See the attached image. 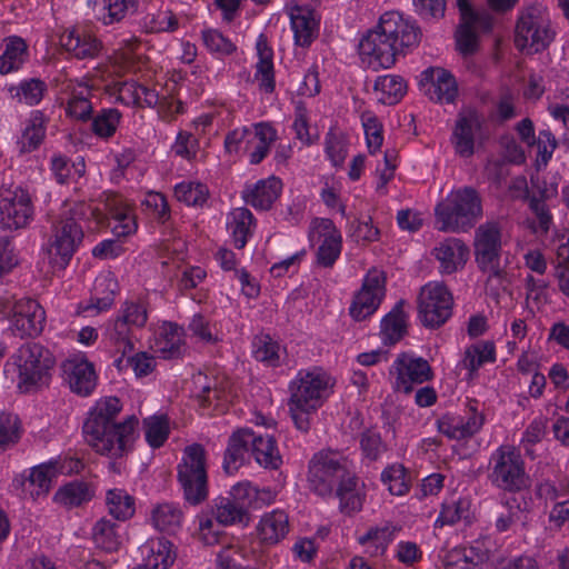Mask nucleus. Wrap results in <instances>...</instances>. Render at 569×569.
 <instances>
[{
  "label": "nucleus",
  "mask_w": 569,
  "mask_h": 569,
  "mask_svg": "<svg viewBox=\"0 0 569 569\" xmlns=\"http://www.w3.org/2000/svg\"><path fill=\"white\" fill-rule=\"evenodd\" d=\"M257 51L259 60L257 62L256 80L259 82V88L267 93L274 90V71H273V52L268 46L267 38L261 34L257 41Z\"/></svg>",
  "instance_id": "e433bc0d"
},
{
  "label": "nucleus",
  "mask_w": 569,
  "mask_h": 569,
  "mask_svg": "<svg viewBox=\"0 0 569 569\" xmlns=\"http://www.w3.org/2000/svg\"><path fill=\"white\" fill-rule=\"evenodd\" d=\"M22 435V426L18 416L7 412L0 413V452L16 446Z\"/></svg>",
  "instance_id": "4d7b16f0"
},
{
  "label": "nucleus",
  "mask_w": 569,
  "mask_h": 569,
  "mask_svg": "<svg viewBox=\"0 0 569 569\" xmlns=\"http://www.w3.org/2000/svg\"><path fill=\"white\" fill-rule=\"evenodd\" d=\"M253 355L258 361L266 362L269 366L279 363V345L268 335L256 337L253 341Z\"/></svg>",
  "instance_id": "0e129e2a"
},
{
  "label": "nucleus",
  "mask_w": 569,
  "mask_h": 569,
  "mask_svg": "<svg viewBox=\"0 0 569 569\" xmlns=\"http://www.w3.org/2000/svg\"><path fill=\"white\" fill-rule=\"evenodd\" d=\"M210 510L216 522L221 526H232L248 520V510L242 509L228 496L216 498Z\"/></svg>",
  "instance_id": "79ce46f5"
},
{
  "label": "nucleus",
  "mask_w": 569,
  "mask_h": 569,
  "mask_svg": "<svg viewBox=\"0 0 569 569\" xmlns=\"http://www.w3.org/2000/svg\"><path fill=\"white\" fill-rule=\"evenodd\" d=\"M106 506L109 515L120 521L132 518L136 512L134 498L126 490L119 488L107 491Z\"/></svg>",
  "instance_id": "c03bdc74"
},
{
  "label": "nucleus",
  "mask_w": 569,
  "mask_h": 569,
  "mask_svg": "<svg viewBox=\"0 0 569 569\" xmlns=\"http://www.w3.org/2000/svg\"><path fill=\"white\" fill-rule=\"evenodd\" d=\"M295 42L300 47H308L318 33V21L312 10L307 7L295 6L289 12Z\"/></svg>",
  "instance_id": "2f4dec72"
},
{
  "label": "nucleus",
  "mask_w": 569,
  "mask_h": 569,
  "mask_svg": "<svg viewBox=\"0 0 569 569\" xmlns=\"http://www.w3.org/2000/svg\"><path fill=\"white\" fill-rule=\"evenodd\" d=\"M62 379L70 390L81 397L90 396L97 387L94 366L83 356H73L61 365Z\"/></svg>",
  "instance_id": "a211bd4d"
},
{
  "label": "nucleus",
  "mask_w": 569,
  "mask_h": 569,
  "mask_svg": "<svg viewBox=\"0 0 569 569\" xmlns=\"http://www.w3.org/2000/svg\"><path fill=\"white\" fill-rule=\"evenodd\" d=\"M92 218L102 221V213L98 208L77 202L71 206L60 219L52 224L51 237L46 249L49 263L59 270L64 269L83 239L80 221Z\"/></svg>",
  "instance_id": "7ed1b4c3"
},
{
  "label": "nucleus",
  "mask_w": 569,
  "mask_h": 569,
  "mask_svg": "<svg viewBox=\"0 0 569 569\" xmlns=\"http://www.w3.org/2000/svg\"><path fill=\"white\" fill-rule=\"evenodd\" d=\"M4 51L0 56V73L8 74L21 68L28 57L26 41L17 36L4 39Z\"/></svg>",
  "instance_id": "a19ab883"
},
{
  "label": "nucleus",
  "mask_w": 569,
  "mask_h": 569,
  "mask_svg": "<svg viewBox=\"0 0 569 569\" xmlns=\"http://www.w3.org/2000/svg\"><path fill=\"white\" fill-rule=\"evenodd\" d=\"M281 189V180L272 176L259 180L252 186H247L242 192V198L247 204L254 209L269 210L279 198Z\"/></svg>",
  "instance_id": "a878e982"
},
{
  "label": "nucleus",
  "mask_w": 569,
  "mask_h": 569,
  "mask_svg": "<svg viewBox=\"0 0 569 569\" xmlns=\"http://www.w3.org/2000/svg\"><path fill=\"white\" fill-rule=\"evenodd\" d=\"M91 495L87 483L73 481L58 490L56 499L66 506H79L84 501L90 500Z\"/></svg>",
  "instance_id": "680f3d73"
},
{
  "label": "nucleus",
  "mask_w": 569,
  "mask_h": 569,
  "mask_svg": "<svg viewBox=\"0 0 569 569\" xmlns=\"http://www.w3.org/2000/svg\"><path fill=\"white\" fill-rule=\"evenodd\" d=\"M256 529L258 538L263 545H277L290 531L289 517L283 510H272L260 518Z\"/></svg>",
  "instance_id": "bb28decb"
},
{
  "label": "nucleus",
  "mask_w": 569,
  "mask_h": 569,
  "mask_svg": "<svg viewBox=\"0 0 569 569\" xmlns=\"http://www.w3.org/2000/svg\"><path fill=\"white\" fill-rule=\"evenodd\" d=\"M335 380L321 368L300 370L290 383L289 411L295 426L307 432L311 427V416L330 396Z\"/></svg>",
  "instance_id": "20e7f679"
},
{
  "label": "nucleus",
  "mask_w": 569,
  "mask_h": 569,
  "mask_svg": "<svg viewBox=\"0 0 569 569\" xmlns=\"http://www.w3.org/2000/svg\"><path fill=\"white\" fill-rule=\"evenodd\" d=\"M420 41V30L397 11L385 12L373 30L365 36L359 44L360 54L375 71L389 69L397 56L405 49L416 47Z\"/></svg>",
  "instance_id": "f03ea898"
},
{
  "label": "nucleus",
  "mask_w": 569,
  "mask_h": 569,
  "mask_svg": "<svg viewBox=\"0 0 569 569\" xmlns=\"http://www.w3.org/2000/svg\"><path fill=\"white\" fill-rule=\"evenodd\" d=\"M92 540L97 548L106 551H117L121 546L118 526L109 519L101 518L92 528Z\"/></svg>",
  "instance_id": "a18cd8bd"
},
{
  "label": "nucleus",
  "mask_w": 569,
  "mask_h": 569,
  "mask_svg": "<svg viewBox=\"0 0 569 569\" xmlns=\"http://www.w3.org/2000/svg\"><path fill=\"white\" fill-rule=\"evenodd\" d=\"M143 565L149 569H168L176 560L173 543L164 538H151L140 548Z\"/></svg>",
  "instance_id": "c756f323"
},
{
  "label": "nucleus",
  "mask_w": 569,
  "mask_h": 569,
  "mask_svg": "<svg viewBox=\"0 0 569 569\" xmlns=\"http://www.w3.org/2000/svg\"><path fill=\"white\" fill-rule=\"evenodd\" d=\"M489 549L482 541H475L470 546L456 547L443 557L445 569H475L489 560Z\"/></svg>",
  "instance_id": "393cba45"
},
{
  "label": "nucleus",
  "mask_w": 569,
  "mask_h": 569,
  "mask_svg": "<svg viewBox=\"0 0 569 569\" xmlns=\"http://www.w3.org/2000/svg\"><path fill=\"white\" fill-rule=\"evenodd\" d=\"M136 331L137 330L129 326L118 315L106 323L103 332L104 339L110 346L121 353V357L116 360V366L118 368H120L123 357L134 349L133 339Z\"/></svg>",
  "instance_id": "cd10ccee"
},
{
  "label": "nucleus",
  "mask_w": 569,
  "mask_h": 569,
  "mask_svg": "<svg viewBox=\"0 0 569 569\" xmlns=\"http://www.w3.org/2000/svg\"><path fill=\"white\" fill-rule=\"evenodd\" d=\"M469 501L467 499H450L442 503L441 511L436 519V527L452 526L467 516L469 510Z\"/></svg>",
  "instance_id": "bf43d9fd"
},
{
  "label": "nucleus",
  "mask_w": 569,
  "mask_h": 569,
  "mask_svg": "<svg viewBox=\"0 0 569 569\" xmlns=\"http://www.w3.org/2000/svg\"><path fill=\"white\" fill-rule=\"evenodd\" d=\"M144 437L152 448H160L167 441L170 428L166 416H151L142 421Z\"/></svg>",
  "instance_id": "5fc2aeb1"
},
{
  "label": "nucleus",
  "mask_w": 569,
  "mask_h": 569,
  "mask_svg": "<svg viewBox=\"0 0 569 569\" xmlns=\"http://www.w3.org/2000/svg\"><path fill=\"white\" fill-rule=\"evenodd\" d=\"M60 43L77 59H94L102 50V42L84 28H72L60 36Z\"/></svg>",
  "instance_id": "5701e85b"
},
{
  "label": "nucleus",
  "mask_w": 569,
  "mask_h": 569,
  "mask_svg": "<svg viewBox=\"0 0 569 569\" xmlns=\"http://www.w3.org/2000/svg\"><path fill=\"white\" fill-rule=\"evenodd\" d=\"M110 214L116 221L112 230L118 237H126L136 231V219L132 210L128 206L116 204L114 207H110Z\"/></svg>",
  "instance_id": "338daca9"
},
{
  "label": "nucleus",
  "mask_w": 569,
  "mask_h": 569,
  "mask_svg": "<svg viewBox=\"0 0 569 569\" xmlns=\"http://www.w3.org/2000/svg\"><path fill=\"white\" fill-rule=\"evenodd\" d=\"M482 122L481 116L473 109H463L458 113L451 142L460 157L469 158L473 154L475 141L481 132Z\"/></svg>",
  "instance_id": "6ab92c4d"
},
{
  "label": "nucleus",
  "mask_w": 569,
  "mask_h": 569,
  "mask_svg": "<svg viewBox=\"0 0 569 569\" xmlns=\"http://www.w3.org/2000/svg\"><path fill=\"white\" fill-rule=\"evenodd\" d=\"M277 140V131L269 123L260 122L253 126V130L244 147L252 164L260 163L269 152L270 146Z\"/></svg>",
  "instance_id": "72a5a7b5"
},
{
  "label": "nucleus",
  "mask_w": 569,
  "mask_h": 569,
  "mask_svg": "<svg viewBox=\"0 0 569 569\" xmlns=\"http://www.w3.org/2000/svg\"><path fill=\"white\" fill-rule=\"evenodd\" d=\"M150 520L159 532L177 535L182 528L184 513L178 503L164 501L152 507Z\"/></svg>",
  "instance_id": "7c9ffc66"
},
{
  "label": "nucleus",
  "mask_w": 569,
  "mask_h": 569,
  "mask_svg": "<svg viewBox=\"0 0 569 569\" xmlns=\"http://www.w3.org/2000/svg\"><path fill=\"white\" fill-rule=\"evenodd\" d=\"M483 421V415L470 407L463 416H442L437 426L439 432L449 439L461 440L475 436L481 429Z\"/></svg>",
  "instance_id": "412c9836"
},
{
  "label": "nucleus",
  "mask_w": 569,
  "mask_h": 569,
  "mask_svg": "<svg viewBox=\"0 0 569 569\" xmlns=\"http://www.w3.org/2000/svg\"><path fill=\"white\" fill-rule=\"evenodd\" d=\"M373 91L380 103L392 106L406 94L407 82L398 74L380 76L375 81Z\"/></svg>",
  "instance_id": "58836bf2"
},
{
  "label": "nucleus",
  "mask_w": 569,
  "mask_h": 569,
  "mask_svg": "<svg viewBox=\"0 0 569 569\" xmlns=\"http://www.w3.org/2000/svg\"><path fill=\"white\" fill-rule=\"evenodd\" d=\"M66 91L69 93L66 107L67 116L79 121L91 119L93 111L90 101L92 97L91 87L84 82L70 81L66 87Z\"/></svg>",
  "instance_id": "c85d7f7f"
},
{
  "label": "nucleus",
  "mask_w": 569,
  "mask_h": 569,
  "mask_svg": "<svg viewBox=\"0 0 569 569\" xmlns=\"http://www.w3.org/2000/svg\"><path fill=\"white\" fill-rule=\"evenodd\" d=\"M228 229L231 232L234 247L242 249L252 233L254 218L247 208H236L228 217Z\"/></svg>",
  "instance_id": "ea45409f"
},
{
  "label": "nucleus",
  "mask_w": 569,
  "mask_h": 569,
  "mask_svg": "<svg viewBox=\"0 0 569 569\" xmlns=\"http://www.w3.org/2000/svg\"><path fill=\"white\" fill-rule=\"evenodd\" d=\"M549 12L542 4L522 7L515 23L513 42L517 50L526 54L545 51L555 40Z\"/></svg>",
  "instance_id": "423d86ee"
},
{
  "label": "nucleus",
  "mask_w": 569,
  "mask_h": 569,
  "mask_svg": "<svg viewBox=\"0 0 569 569\" xmlns=\"http://www.w3.org/2000/svg\"><path fill=\"white\" fill-rule=\"evenodd\" d=\"M33 214L31 196L22 188H16L0 199V227L4 230L27 228Z\"/></svg>",
  "instance_id": "4468645a"
},
{
  "label": "nucleus",
  "mask_w": 569,
  "mask_h": 569,
  "mask_svg": "<svg viewBox=\"0 0 569 569\" xmlns=\"http://www.w3.org/2000/svg\"><path fill=\"white\" fill-rule=\"evenodd\" d=\"M121 410L122 405L119 398L104 397L99 399L89 411L83 423V435L87 443L97 453L121 458L132 450L138 438L139 420L132 415L122 422H116Z\"/></svg>",
  "instance_id": "f257e3e1"
},
{
  "label": "nucleus",
  "mask_w": 569,
  "mask_h": 569,
  "mask_svg": "<svg viewBox=\"0 0 569 569\" xmlns=\"http://www.w3.org/2000/svg\"><path fill=\"white\" fill-rule=\"evenodd\" d=\"M361 121L369 152L375 153L381 148L383 142L382 124L370 111H366L361 114Z\"/></svg>",
  "instance_id": "69168bd1"
},
{
  "label": "nucleus",
  "mask_w": 569,
  "mask_h": 569,
  "mask_svg": "<svg viewBox=\"0 0 569 569\" xmlns=\"http://www.w3.org/2000/svg\"><path fill=\"white\" fill-rule=\"evenodd\" d=\"M348 137L340 130L331 128L325 138V151L333 167H341L348 156Z\"/></svg>",
  "instance_id": "603ef678"
},
{
  "label": "nucleus",
  "mask_w": 569,
  "mask_h": 569,
  "mask_svg": "<svg viewBox=\"0 0 569 569\" xmlns=\"http://www.w3.org/2000/svg\"><path fill=\"white\" fill-rule=\"evenodd\" d=\"M395 529L389 526L371 528L359 538L365 551L371 557L382 556L388 545L393 540Z\"/></svg>",
  "instance_id": "de8ad7c7"
},
{
  "label": "nucleus",
  "mask_w": 569,
  "mask_h": 569,
  "mask_svg": "<svg viewBox=\"0 0 569 569\" xmlns=\"http://www.w3.org/2000/svg\"><path fill=\"white\" fill-rule=\"evenodd\" d=\"M352 471L347 459L338 451L321 450L312 456L308 465V488L320 497H331L335 489Z\"/></svg>",
  "instance_id": "1a4fd4ad"
},
{
  "label": "nucleus",
  "mask_w": 569,
  "mask_h": 569,
  "mask_svg": "<svg viewBox=\"0 0 569 569\" xmlns=\"http://www.w3.org/2000/svg\"><path fill=\"white\" fill-rule=\"evenodd\" d=\"M437 229L442 232H468L482 218V199L472 187L452 190L435 208Z\"/></svg>",
  "instance_id": "39448f33"
},
{
  "label": "nucleus",
  "mask_w": 569,
  "mask_h": 569,
  "mask_svg": "<svg viewBox=\"0 0 569 569\" xmlns=\"http://www.w3.org/2000/svg\"><path fill=\"white\" fill-rule=\"evenodd\" d=\"M46 118L41 111H34L22 132L21 151L30 152L37 149L46 136Z\"/></svg>",
  "instance_id": "3c124183"
},
{
  "label": "nucleus",
  "mask_w": 569,
  "mask_h": 569,
  "mask_svg": "<svg viewBox=\"0 0 569 569\" xmlns=\"http://www.w3.org/2000/svg\"><path fill=\"white\" fill-rule=\"evenodd\" d=\"M310 239L321 241L316 252V264L331 268L342 249V237L330 219H315L311 223Z\"/></svg>",
  "instance_id": "2eb2a0df"
},
{
  "label": "nucleus",
  "mask_w": 569,
  "mask_h": 569,
  "mask_svg": "<svg viewBox=\"0 0 569 569\" xmlns=\"http://www.w3.org/2000/svg\"><path fill=\"white\" fill-rule=\"evenodd\" d=\"M432 254L442 273L451 274L462 269L469 257V248L457 238H448L433 248Z\"/></svg>",
  "instance_id": "b1692460"
},
{
  "label": "nucleus",
  "mask_w": 569,
  "mask_h": 569,
  "mask_svg": "<svg viewBox=\"0 0 569 569\" xmlns=\"http://www.w3.org/2000/svg\"><path fill=\"white\" fill-rule=\"evenodd\" d=\"M250 451L256 461L269 469H278L282 462L276 441L271 436L257 435L251 430Z\"/></svg>",
  "instance_id": "4c0bfd02"
},
{
  "label": "nucleus",
  "mask_w": 569,
  "mask_h": 569,
  "mask_svg": "<svg viewBox=\"0 0 569 569\" xmlns=\"http://www.w3.org/2000/svg\"><path fill=\"white\" fill-rule=\"evenodd\" d=\"M118 316L134 330H140L148 322L149 303L143 298L128 299L121 305Z\"/></svg>",
  "instance_id": "09e8293b"
},
{
  "label": "nucleus",
  "mask_w": 569,
  "mask_h": 569,
  "mask_svg": "<svg viewBox=\"0 0 569 569\" xmlns=\"http://www.w3.org/2000/svg\"><path fill=\"white\" fill-rule=\"evenodd\" d=\"M489 480L503 491L517 492L527 486L525 462L513 446H500L490 458Z\"/></svg>",
  "instance_id": "9b49d317"
},
{
  "label": "nucleus",
  "mask_w": 569,
  "mask_h": 569,
  "mask_svg": "<svg viewBox=\"0 0 569 569\" xmlns=\"http://www.w3.org/2000/svg\"><path fill=\"white\" fill-rule=\"evenodd\" d=\"M403 301H399L381 321L380 335L386 345H395L407 332L406 315L402 310Z\"/></svg>",
  "instance_id": "37998d69"
},
{
  "label": "nucleus",
  "mask_w": 569,
  "mask_h": 569,
  "mask_svg": "<svg viewBox=\"0 0 569 569\" xmlns=\"http://www.w3.org/2000/svg\"><path fill=\"white\" fill-rule=\"evenodd\" d=\"M420 84L426 88L430 100L451 103L458 94L455 77L442 68H428L421 74Z\"/></svg>",
  "instance_id": "aec40b11"
},
{
  "label": "nucleus",
  "mask_w": 569,
  "mask_h": 569,
  "mask_svg": "<svg viewBox=\"0 0 569 569\" xmlns=\"http://www.w3.org/2000/svg\"><path fill=\"white\" fill-rule=\"evenodd\" d=\"M143 24L149 32H172L178 28V19L171 10L161 8L148 13Z\"/></svg>",
  "instance_id": "052dcab7"
},
{
  "label": "nucleus",
  "mask_w": 569,
  "mask_h": 569,
  "mask_svg": "<svg viewBox=\"0 0 569 569\" xmlns=\"http://www.w3.org/2000/svg\"><path fill=\"white\" fill-rule=\"evenodd\" d=\"M121 113L117 109L102 110L92 119L91 128L94 134L101 138H110L114 134Z\"/></svg>",
  "instance_id": "e2e57ef3"
},
{
  "label": "nucleus",
  "mask_w": 569,
  "mask_h": 569,
  "mask_svg": "<svg viewBox=\"0 0 569 569\" xmlns=\"http://www.w3.org/2000/svg\"><path fill=\"white\" fill-rule=\"evenodd\" d=\"M390 375L396 376L393 389L405 393L413 390V385H420L432 378L430 365L423 358H415L401 353L395 360Z\"/></svg>",
  "instance_id": "dca6fc26"
},
{
  "label": "nucleus",
  "mask_w": 569,
  "mask_h": 569,
  "mask_svg": "<svg viewBox=\"0 0 569 569\" xmlns=\"http://www.w3.org/2000/svg\"><path fill=\"white\" fill-rule=\"evenodd\" d=\"M46 91V82L38 78L23 80L18 86L10 88L11 96L18 99L19 102L28 106L38 104L42 100Z\"/></svg>",
  "instance_id": "864d4df0"
},
{
  "label": "nucleus",
  "mask_w": 569,
  "mask_h": 569,
  "mask_svg": "<svg viewBox=\"0 0 569 569\" xmlns=\"http://www.w3.org/2000/svg\"><path fill=\"white\" fill-rule=\"evenodd\" d=\"M138 0H102L99 20L109 26L122 21L138 10Z\"/></svg>",
  "instance_id": "8fccbe9b"
},
{
  "label": "nucleus",
  "mask_w": 569,
  "mask_h": 569,
  "mask_svg": "<svg viewBox=\"0 0 569 569\" xmlns=\"http://www.w3.org/2000/svg\"><path fill=\"white\" fill-rule=\"evenodd\" d=\"M556 277L560 291L569 297V240L557 249Z\"/></svg>",
  "instance_id": "774afa93"
},
{
  "label": "nucleus",
  "mask_w": 569,
  "mask_h": 569,
  "mask_svg": "<svg viewBox=\"0 0 569 569\" xmlns=\"http://www.w3.org/2000/svg\"><path fill=\"white\" fill-rule=\"evenodd\" d=\"M118 98L127 106L153 108L159 102L156 90L138 84L134 81H123L117 84Z\"/></svg>",
  "instance_id": "f704fd0d"
},
{
  "label": "nucleus",
  "mask_w": 569,
  "mask_h": 569,
  "mask_svg": "<svg viewBox=\"0 0 569 569\" xmlns=\"http://www.w3.org/2000/svg\"><path fill=\"white\" fill-rule=\"evenodd\" d=\"M118 292L119 283L116 277L110 272L101 274L94 281L93 291L89 301L80 303L78 312L96 316L102 311H107L112 307Z\"/></svg>",
  "instance_id": "4be33fe9"
},
{
  "label": "nucleus",
  "mask_w": 569,
  "mask_h": 569,
  "mask_svg": "<svg viewBox=\"0 0 569 569\" xmlns=\"http://www.w3.org/2000/svg\"><path fill=\"white\" fill-rule=\"evenodd\" d=\"M18 370V388L21 392L37 391L49 385L54 357L49 349L37 342L22 345L12 356Z\"/></svg>",
  "instance_id": "0eeeda50"
},
{
  "label": "nucleus",
  "mask_w": 569,
  "mask_h": 569,
  "mask_svg": "<svg viewBox=\"0 0 569 569\" xmlns=\"http://www.w3.org/2000/svg\"><path fill=\"white\" fill-rule=\"evenodd\" d=\"M174 196L178 201L188 206H202L208 199L209 190L200 182L183 181L174 187Z\"/></svg>",
  "instance_id": "13d9d810"
},
{
  "label": "nucleus",
  "mask_w": 569,
  "mask_h": 569,
  "mask_svg": "<svg viewBox=\"0 0 569 569\" xmlns=\"http://www.w3.org/2000/svg\"><path fill=\"white\" fill-rule=\"evenodd\" d=\"M157 350L164 358H174L180 356L182 348L181 329L177 325H168L162 329L156 340Z\"/></svg>",
  "instance_id": "6e6d98bb"
},
{
  "label": "nucleus",
  "mask_w": 569,
  "mask_h": 569,
  "mask_svg": "<svg viewBox=\"0 0 569 569\" xmlns=\"http://www.w3.org/2000/svg\"><path fill=\"white\" fill-rule=\"evenodd\" d=\"M46 321L43 308L33 299H21L12 307L11 330L20 338L39 336Z\"/></svg>",
  "instance_id": "f3484780"
},
{
  "label": "nucleus",
  "mask_w": 569,
  "mask_h": 569,
  "mask_svg": "<svg viewBox=\"0 0 569 569\" xmlns=\"http://www.w3.org/2000/svg\"><path fill=\"white\" fill-rule=\"evenodd\" d=\"M385 295V273L377 269L369 270L350 305L349 313L351 318L356 321H362L372 316L379 308Z\"/></svg>",
  "instance_id": "ddd939ff"
},
{
  "label": "nucleus",
  "mask_w": 569,
  "mask_h": 569,
  "mask_svg": "<svg viewBox=\"0 0 569 569\" xmlns=\"http://www.w3.org/2000/svg\"><path fill=\"white\" fill-rule=\"evenodd\" d=\"M335 490L342 513L351 516L362 509L365 495L361 492L358 478L353 472L349 473Z\"/></svg>",
  "instance_id": "c9c22d12"
},
{
  "label": "nucleus",
  "mask_w": 569,
  "mask_h": 569,
  "mask_svg": "<svg viewBox=\"0 0 569 569\" xmlns=\"http://www.w3.org/2000/svg\"><path fill=\"white\" fill-rule=\"evenodd\" d=\"M502 233L498 221H486L475 231V258L478 268L487 274V282L501 281L506 271L501 266Z\"/></svg>",
  "instance_id": "9d476101"
},
{
  "label": "nucleus",
  "mask_w": 569,
  "mask_h": 569,
  "mask_svg": "<svg viewBox=\"0 0 569 569\" xmlns=\"http://www.w3.org/2000/svg\"><path fill=\"white\" fill-rule=\"evenodd\" d=\"M177 478L189 505L198 506L208 498L206 450L201 445L193 443L184 448L177 467Z\"/></svg>",
  "instance_id": "6e6552de"
},
{
  "label": "nucleus",
  "mask_w": 569,
  "mask_h": 569,
  "mask_svg": "<svg viewBox=\"0 0 569 569\" xmlns=\"http://www.w3.org/2000/svg\"><path fill=\"white\" fill-rule=\"evenodd\" d=\"M252 440L251 430L247 428L239 429L230 436L223 459V469L227 473H234L243 465Z\"/></svg>",
  "instance_id": "473e14b6"
},
{
  "label": "nucleus",
  "mask_w": 569,
  "mask_h": 569,
  "mask_svg": "<svg viewBox=\"0 0 569 569\" xmlns=\"http://www.w3.org/2000/svg\"><path fill=\"white\" fill-rule=\"evenodd\" d=\"M496 360V348L491 341L477 342L465 351L462 366L469 370V376L472 378L473 373L487 362Z\"/></svg>",
  "instance_id": "49530a36"
},
{
  "label": "nucleus",
  "mask_w": 569,
  "mask_h": 569,
  "mask_svg": "<svg viewBox=\"0 0 569 569\" xmlns=\"http://www.w3.org/2000/svg\"><path fill=\"white\" fill-rule=\"evenodd\" d=\"M453 297L448 287L438 281L428 282L418 297L419 318L425 327L439 328L452 315Z\"/></svg>",
  "instance_id": "f8f14e48"
}]
</instances>
